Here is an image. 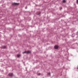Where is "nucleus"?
<instances>
[{
    "label": "nucleus",
    "instance_id": "obj_7",
    "mask_svg": "<svg viewBox=\"0 0 78 78\" xmlns=\"http://www.w3.org/2000/svg\"><path fill=\"white\" fill-rule=\"evenodd\" d=\"M66 2V0H63V3H65Z\"/></svg>",
    "mask_w": 78,
    "mask_h": 78
},
{
    "label": "nucleus",
    "instance_id": "obj_10",
    "mask_svg": "<svg viewBox=\"0 0 78 78\" xmlns=\"http://www.w3.org/2000/svg\"><path fill=\"white\" fill-rule=\"evenodd\" d=\"M40 14H41V12H40L38 14V15H39Z\"/></svg>",
    "mask_w": 78,
    "mask_h": 78
},
{
    "label": "nucleus",
    "instance_id": "obj_6",
    "mask_svg": "<svg viewBox=\"0 0 78 78\" xmlns=\"http://www.w3.org/2000/svg\"><path fill=\"white\" fill-rule=\"evenodd\" d=\"M3 48H6V47L5 46H3L2 47Z\"/></svg>",
    "mask_w": 78,
    "mask_h": 78
},
{
    "label": "nucleus",
    "instance_id": "obj_12",
    "mask_svg": "<svg viewBox=\"0 0 78 78\" xmlns=\"http://www.w3.org/2000/svg\"><path fill=\"white\" fill-rule=\"evenodd\" d=\"M27 8H26V9H27Z\"/></svg>",
    "mask_w": 78,
    "mask_h": 78
},
{
    "label": "nucleus",
    "instance_id": "obj_8",
    "mask_svg": "<svg viewBox=\"0 0 78 78\" xmlns=\"http://www.w3.org/2000/svg\"><path fill=\"white\" fill-rule=\"evenodd\" d=\"M37 75H41V73H38Z\"/></svg>",
    "mask_w": 78,
    "mask_h": 78
},
{
    "label": "nucleus",
    "instance_id": "obj_9",
    "mask_svg": "<svg viewBox=\"0 0 78 78\" xmlns=\"http://www.w3.org/2000/svg\"><path fill=\"white\" fill-rule=\"evenodd\" d=\"M48 74L49 75H50V73H48Z\"/></svg>",
    "mask_w": 78,
    "mask_h": 78
},
{
    "label": "nucleus",
    "instance_id": "obj_13",
    "mask_svg": "<svg viewBox=\"0 0 78 78\" xmlns=\"http://www.w3.org/2000/svg\"><path fill=\"white\" fill-rule=\"evenodd\" d=\"M77 69H78V68H77Z\"/></svg>",
    "mask_w": 78,
    "mask_h": 78
},
{
    "label": "nucleus",
    "instance_id": "obj_1",
    "mask_svg": "<svg viewBox=\"0 0 78 78\" xmlns=\"http://www.w3.org/2000/svg\"><path fill=\"white\" fill-rule=\"evenodd\" d=\"M31 51H25L24 52L22 53L23 54H24V53H27V54H28V53H30Z\"/></svg>",
    "mask_w": 78,
    "mask_h": 78
},
{
    "label": "nucleus",
    "instance_id": "obj_2",
    "mask_svg": "<svg viewBox=\"0 0 78 78\" xmlns=\"http://www.w3.org/2000/svg\"><path fill=\"white\" fill-rule=\"evenodd\" d=\"M13 5H19V3H14L12 4Z\"/></svg>",
    "mask_w": 78,
    "mask_h": 78
},
{
    "label": "nucleus",
    "instance_id": "obj_11",
    "mask_svg": "<svg viewBox=\"0 0 78 78\" xmlns=\"http://www.w3.org/2000/svg\"><path fill=\"white\" fill-rule=\"evenodd\" d=\"M77 3H78V0L77 1Z\"/></svg>",
    "mask_w": 78,
    "mask_h": 78
},
{
    "label": "nucleus",
    "instance_id": "obj_3",
    "mask_svg": "<svg viewBox=\"0 0 78 78\" xmlns=\"http://www.w3.org/2000/svg\"><path fill=\"white\" fill-rule=\"evenodd\" d=\"M59 47L58 45H55L54 47V48L55 49H58Z\"/></svg>",
    "mask_w": 78,
    "mask_h": 78
},
{
    "label": "nucleus",
    "instance_id": "obj_5",
    "mask_svg": "<svg viewBox=\"0 0 78 78\" xmlns=\"http://www.w3.org/2000/svg\"><path fill=\"white\" fill-rule=\"evenodd\" d=\"M21 56V55H17V57H18V58H19V57H20V56Z\"/></svg>",
    "mask_w": 78,
    "mask_h": 78
},
{
    "label": "nucleus",
    "instance_id": "obj_4",
    "mask_svg": "<svg viewBox=\"0 0 78 78\" xmlns=\"http://www.w3.org/2000/svg\"><path fill=\"white\" fill-rule=\"evenodd\" d=\"M9 75L10 76H13V74H12V73H9Z\"/></svg>",
    "mask_w": 78,
    "mask_h": 78
}]
</instances>
